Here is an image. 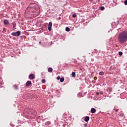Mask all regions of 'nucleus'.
<instances>
[{
  "label": "nucleus",
  "mask_w": 127,
  "mask_h": 127,
  "mask_svg": "<svg viewBox=\"0 0 127 127\" xmlns=\"http://www.w3.org/2000/svg\"><path fill=\"white\" fill-rule=\"evenodd\" d=\"M99 94H100V92L99 93H97V96H99Z\"/></svg>",
  "instance_id": "a878e982"
},
{
  "label": "nucleus",
  "mask_w": 127,
  "mask_h": 127,
  "mask_svg": "<svg viewBox=\"0 0 127 127\" xmlns=\"http://www.w3.org/2000/svg\"><path fill=\"white\" fill-rule=\"evenodd\" d=\"M27 112L29 115H32L33 114V112H34V110L32 109H30L28 110Z\"/></svg>",
  "instance_id": "20e7f679"
},
{
  "label": "nucleus",
  "mask_w": 127,
  "mask_h": 127,
  "mask_svg": "<svg viewBox=\"0 0 127 127\" xmlns=\"http://www.w3.org/2000/svg\"><path fill=\"white\" fill-rule=\"evenodd\" d=\"M12 25H13V28H15V26H16V23L14 22H13L12 23Z\"/></svg>",
  "instance_id": "f8f14e48"
},
{
  "label": "nucleus",
  "mask_w": 127,
  "mask_h": 127,
  "mask_svg": "<svg viewBox=\"0 0 127 127\" xmlns=\"http://www.w3.org/2000/svg\"><path fill=\"white\" fill-rule=\"evenodd\" d=\"M124 2H125V4L126 5H127V0H125L124 1Z\"/></svg>",
  "instance_id": "aec40b11"
},
{
  "label": "nucleus",
  "mask_w": 127,
  "mask_h": 127,
  "mask_svg": "<svg viewBox=\"0 0 127 127\" xmlns=\"http://www.w3.org/2000/svg\"><path fill=\"white\" fill-rule=\"evenodd\" d=\"M46 125H47L48 126H49V125H51V122L48 121L46 123Z\"/></svg>",
  "instance_id": "4468645a"
},
{
  "label": "nucleus",
  "mask_w": 127,
  "mask_h": 127,
  "mask_svg": "<svg viewBox=\"0 0 127 127\" xmlns=\"http://www.w3.org/2000/svg\"><path fill=\"white\" fill-rule=\"evenodd\" d=\"M57 79V80H60V79H61L60 78V76H58Z\"/></svg>",
  "instance_id": "b1692460"
},
{
  "label": "nucleus",
  "mask_w": 127,
  "mask_h": 127,
  "mask_svg": "<svg viewBox=\"0 0 127 127\" xmlns=\"http://www.w3.org/2000/svg\"><path fill=\"white\" fill-rule=\"evenodd\" d=\"M52 27V22H50L49 23V24H48V29L49 31H51Z\"/></svg>",
  "instance_id": "7ed1b4c3"
},
{
  "label": "nucleus",
  "mask_w": 127,
  "mask_h": 127,
  "mask_svg": "<svg viewBox=\"0 0 127 127\" xmlns=\"http://www.w3.org/2000/svg\"><path fill=\"white\" fill-rule=\"evenodd\" d=\"M42 83H45V82H46V81L45 80V79H42Z\"/></svg>",
  "instance_id": "412c9836"
},
{
  "label": "nucleus",
  "mask_w": 127,
  "mask_h": 127,
  "mask_svg": "<svg viewBox=\"0 0 127 127\" xmlns=\"http://www.w3.org/2000/svg\"><path fill=\"white\" fill-rule=\"evenodd\" d=\"M3 23L5 24V25H7V24H9V23H8V21L7 20H4Z\"/></svg>",
  "instance_id": "0eeeda50"
},
{
  "label": "nucleus",
  "mask_w": 127,
  "mask_h": 127,
  "mask_svg": "<svg viewBox=\"0 0 127 127\" xmlns=\"http://www.w3.org/2000/svg\"><path fill=\"white\" fill-rule=\"evenodd\" d=\"M100 9H101V10H104V9H105V7H104V6H101V7H100Z\"/></svg>",
  "instance_id": "f3484780"
},
{
  "label": "nucleus",
  "mask_w": 127,
  "mask_h": 127,
  "mask_svg": "<svg viewBox=\"0 0 127 127\" xmlns=\"http://www.w3.org/2000/svg\"><path fill=\"white\" fill-rule=\"evenodd\" d=\"M119 55H120V56H122V55H123V53L122 52H119Z\"/></svg>",
  "instance_id": "6ab92c4d"
},
{
  "label": "nucleus",
  "mask_w": 127,
  "mask_h": 127,
  "mask_svg": "<svg viewBox=\"0 0 127 127\" xmlns=\"http://www.w3.org/2000/svg\"><path fill=\"white\" fill-rule=\"evenodd\" d=\"M91 113L92 114H95L96 113V109L95 108H91Z\"/></svg>",
  "instance_id": "6e6552de"
},
{
  "label": "nucleus",
  "mask_w": 127,
  "mask_h": 127,
  "mask_svg": "<svg viewBox=\"0 0 127 127\" xmlns=\"http://www.w3.org/2000/svg\"><path fill=\"white\" fill-rule=\"evenodd\" d=\"M89 1H93V0H89Z\"/></svg>",
  "instance_id": "bb28decb"
},
{
  "label": "nucleus",
  "mask_w": 127,
  "mask_h": 127,
  "mask_svg": "<svg viewBox=\"0 0 127 127\" xmlns=\"http://www.w3.org/2000/svg\"><path fill=\"white\" fill-rule=\"evenodd\" d=\"M99 75H100V76H103V75H104V72H103V71L100 72H99Z\"/></svg>",
  "instance_id": "2eb2a0df"
},
{
  "label": "nucleus",
  "mask_w": 127,
  "mask_h": 127,
  "mask_svg": "<svg viewBox=\"0 0 127 127\" xmlns=\"http://www.w3.org/2000/svg\"><path fill=\"white\" fill-rule=\"evenodd\" d=\"M60 82H64V77H62L61 79H60Z\"/></svg>",
  "instance_id": "dca6fc26"
},
{
  "label": "nucleus",
  "mask_w": 127,
  "mask_h": 127,
  "mask_svg": "<svg viewBox=\"0 0 127 127\" xmlns=\"http://www.w3.org/2000/svg\"><path fill=\"white\" fill-rule=\"evenodd\" d=\"M109 69L110 71H112L113 70V66H111Z\"/></svg>",
  "instance_id": "4be33fe9"
},
{
  "label": "nucleus",
  "mask_w": 127,
  "mask_h": 127,
  "mask_svg": "<svg viewBox=\"0 0 127 127\" xmlns=\"http://www.w3.org/2000/svg\"><path fill=\"white\" fill-rule=\"evenodd\" d=\"M76 16H77V14H76V13H74L72 14V17H76Z\"/></svg>",
  "instance_id": "a211bd4d"
},
{
  "label": "nucleus",
  "mask_w": 127,
  "mask_h": 127,
  "mask_svg": "<svg viewBox=\"0 0 127 127\" xmlns=\"http://www.w3.org/2000/svg\"><path fill=\"white\" fill-rule=\"evenodd\" d=\"M48 71L50 73H51V72H52V71H53V69L52 67H49L48 69Z\"/></svg>",
  "instance_id": "9d476101"
},
{
  "label": "nucleus",
  "mask_w": 127,
  "mask_h": 127,
  "mask_svg": "<svg viewBox=\"0 0 127 127\" xmlns=\"http://www.w3.org/2000/svg\"><path fill=\"white\" fill-rule=\"evenodd\" d=\"M71 76L73 77V78H75V77H76V73H75V72H72L71 73Z\"/></svg>",
  "instance_id": "9b49d317"
},
{
  "label": "nucleus",
  "mask_w": 127,
  "mask_h": 127,
  "mask_svg": "<svg viewBox=\"0 0 127 127\" xmlns=\"http://www.w3.org/2000/svg\"><path fill=\"white\" fill-rule=\"evenodd\" d=\"M88 127V124H85L84 125V127Z\"/></svg>",
  "instance_id": "5701e85b"
},
{
  "label": "nucleus",
  "mask_w": 127,
  "mask_h": 127,
  "mask_svg": "<svg viewBox=\"0 0 127 127\" xmlns=\"http://www.w3.org/2000/svg\"><path fill=\"white\" fill-rule=\"evenodd\" d=\"M31 84H32L31 81L28 80L26 83L25 86L26 87H29V86H30V85H31Z\"/></svg>",
  "instance_id": "423d86ee"
},
{
  "label": "nucleus",
  "mask_w": 127,
  "mask_h": 127,
  "mask_svg": "<svg viewBox=\"0 0 127 127\" xmlns=\"http://www.w3.org/2000/svg\"><path fill=\"white\" fill-rule=\"evenodd\" d=\"M39 43H40V44L41 43V42H39Z\"/></svg>",
  "instance_id": "cd10ccee"
},
{
  "label": "nucleus",
  "mask_w": 127,
  "mask_h": 127,
  "mask_svg": "<svg viewBox=\"0 0 127 127\" xmlns=\"http://www.w3.org/2000/svg\"><path fill=\"white\" fill-rule=\"evenodd\" d=\"M99 94H100V95H103L104 93H103V92L101 91L99 92Z\"/></svg>",
  "instance_id": "393cba45"
},
{
  "label": "nucleus",
  "mask_w": 127,
  "mask_h": 127,
  "mask_svg": "<svg viewBox=\"0 0 127 127\" xmlns=\"http://www.w3.org/2000/svg\"><path fill=\"white\" fill-rule=\"evenodd\" d=\"M16 89H17V87H16Z\"/></svg>",
  "instance_id": "c85d7f7f"
},
{
  "label": "nucleus",
  "mask_w": 127,
  "mask_h": 127,
  "mask_svg": "<svg viewBox=\"0 0 127 127\" xmlns=\"http://www.w3.org/2000/svg\"><path fill=\"white\" fill-rule=\"evenodd\" d=\"M89 120H90V117H89V116H86L84 118L85 122H89Z\"/></svg>",
  "instance_id": "1a4fd4ad"
},
{
  "label": "nucleus",
  "mask_w": 127,
  "mask_h": 127,
  "mask_svg": "<svg viewBox=\"0 0 127 127\" xmlns=\"http://www.w3.org/2000/svg\"><path fill=\"white\" fill-rule=\"evenodd\" d=\"M35 77V75H34V74H30L29 75V78L30 80H33V79H34Z\"/></svg>",
  "instance_id": "39448f33"
},
{
  "label": "nucleus",
  "mask_w": 127,
  "mask_h": 127,
  "mask_svg": "<svg viewBox=\"0 0 127 127\" xmlns=\"http://www.w3.org/2000/svg\"><path fill=\"white\" fill-rule=\"evenodd\" d=\"M65 30H66V31H68V32L70 31V28L66 27L65 28Z\"/></svg>",
  "instance_id": "ddd939ff"
},
{
  "label": "nucleus",
  "mask_w": 127,
  "mask_h": 127,
  "mask_svg": "<svg viewBox=\"0 0 127 127\" xmlns=\"http://www.w3.org/2000/svg\"><path fill=\"white\" fill-rule=\"evenodd\" d=\"M21 34V32L20 31H18L16 32H12V36H19Z\"/></svg>",
  "instance_id": "f03ea898"
},
{
  "label": "nucleus",
  "mask_w": 127,
  "mask_h": 127,
  "mask_svg": "<svg viewBox=\"0 0 127 127\" xmlns=\"http://www.w3.org/2000/svg\"><path fill=\"white\" fill-rule=\"evenodd\" d=\"M118 41L121 44H123L127 41V31L121 32L118 36Z\"/></svg>",
  "instance_id": "f257e3e1"
}]
</instances>
